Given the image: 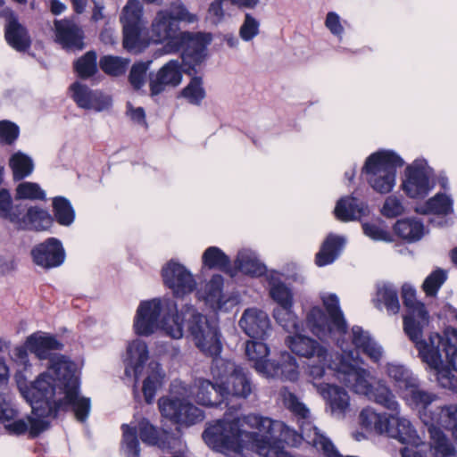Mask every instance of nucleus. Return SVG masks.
<instances>
[{
  "label": "nucleus",
  "mask_w": 457,
  "mask_h": 457,
  "mask_svg": "<svg viewBox=\"0 0 457 457\" xmlns=\"http://www.w3.org/2000/svg\"><path fill=\"white\" fill-rule=\"evenodd\" d=\"M53 223V218L48 212L37 207H30L20 215V220L15 221L19 228L45 230Z\"/></svg>",
  "instance_id": "obj_33"
},
{
  "label": "nucleus",
  "mask_w": 457,
  "mask_h": 457,
  "mask_svg": "<svg viewBox=\"0 0 457 457\" xmlns=\"http://www.w3.org/2000/svg\"><path fill=\"white\" fill-rule=\"evenodd\" d=\"M17 195L22 199H45V192L37 183L23 182L21 183L17 189Z\"/></svg>",
  "instance_id": "obj_62"
},
{
  "label": "nucleus",
  "mask_w": 457,
  "mask_h": 457,
  "mask_svg": "<svg viewBox=\"0 0 457 457\" xmlns=\"http://www.w3.org/2000/svg\"><path fill=\"white\" fill-rule=\"evenodd\" d=\"M25 211L24 207L20 205L12 206V197L8 190H0V216L9 219L12 222L20 220V215Z\"/></svg>",
  "instance_id": "obj_54"
},
{
  "label": "nucleus",
  "mask_w": 457,
  "mask_h": 457,
  "mask_svg": "<svg viewBox=\"0 0 457 457\" xmlns=\"http://www.w3.org/2000/svg\"><path fill=\"white\" fill-rule=\"evenodd\" d=\"M403 165V159L394 152L378 151L368 157L362 171L374 191L387 194L395 186L396 168Z\"/></svg>",
  "instance_id": "obj_11"
},
{
  "label": "nucleus",
  "mask_w": 457,
  "mask_h": 457,
  "mask_svg": "<svg viewBox=\"0 0 457 457\" xmlns=\"http://www.w3.org/2000/svg\"><path fill=\"white\" fill-rule=\"evenodd\" d=\"M273 317L276 321L287 332H300V325L292 307L275 308Z\"/></svg>",
  "instance_id": "obj_53"
},
{
  "label": "nucleus",
  "mask_w": 457,
  "mask_h": 457,
  "mask_svg": "<svg viewBox=\"0 0 457 457\" xmlns=\"http://www.w3.org/2000/svg\"><path fill=\"white\" fill-rule=\"evenodd\" d=\"M446 278L447 273L445 270L438 268L431 272L422 284V289L426 293L427 296H436Z\"/></svg>",
  "instance_id": "obj_58"
},
{
  "label": "nucleus",
  "mask_w": 457,
  "mask_h": 457,
  "mask_svg": "<svg viewBox=\"0 0 457 457\" xmlns=\"http://www.w3.org/2000/svg\"><path fill=\"white\" fill-rule=\"evenodd\" d=\"M25 399L27 402L29 403L30 406H32L30 401H29L26 397ZM63 399V396L56 395L53 396L51 398V403L54 405L55 411L53 414L46 415V416H40L37 415L32 410V413L36 416V418L28 417V420H25L23 419L15 420L12 422H8L4 425L5 429L8 431L11 435L20 436L25 434L27 431H29V436L31 437H37L40 433L47 429L49 427V422L46 420V418H56L58 411H67L71 410L72 411V404H65L62 407L57 406V402ZM33 409V407H31Z\"/></svg>",
  "instance_id": "obj_17"
},
{
  "label": "nucleus",
  "mask_w": 457,
  "mask_h": 457,
  "mask_svg": "<svg viewBox=\"0 0 457 457\" xmlns=\"http://www.w3.org/2000/svg\"><path fill=\"white\" fill-rule=\"evenodd\" d=\"M53 212L55 220L62 226H70L74 221V210L71 203L62 196L54 198Z\"/></svg>",
  "instance_id": "obj_48"
},
{
  "label": "nucleus",
  "mask_w": 457,
  "mask_h": 457,
  "mask_svg": "<svg viewBox=\"0 0 457 457\" xmlns=\"http://www.w3.org/2000/svg\"><path fill=\"white\" fill-rule=\"evenodd\" d=\"M181 96L186 98L188 103L199 105L205 97V90L203 87L202 79L194 77L188 85L181 91Z\"/></svg>",
  "instance_id": "obj_57"
},
{
  "label": "nucleus",
  "mask_w": 457,
  "mask_h": 457,
  "mask_svg": "<svg viewBox=\"0 0 457 457\" xmlns=\"http://www.w3.org/2000/svg\"><path fill=\"white\" fill-rule=\"evenodd\" d=\"M253 368L267 378H279L290 381H295L298 378L296 360L287 352L281 353L278 361H270L266 357L262 361L253 364Z\"/></svg>",
  "instance_id": "obj_18"
},
{
  "label": "nucleus",
  "mask_w": 457,
  "mask_h": 457,
  "mask_svg": "<svg viewBox=\"0 0 457 457\" xmlns=\"http://www.w3.org/2000/svg\"><path fill=\"white\" fill-rule=\"evenodd\" d=\"M286 407L298 417L300 433L290 429L282 421L256 413L240 417L241 428L246 424L258 432L245 431L253 438L245 440V449H251L262 457H287V451L281 445L284 441L288 445L298 446L303 440L321 452L326 457H345L335 447L332 441L322 433L311 420L309 409L292 392H282Z\"/></svg>",
  "instance_id": "obj_2"
},
{
  "label": "nucleus",
  "mask_w": 457,
  "mask_h": 457,
  "mask_svg": "<svg viewBox=\"0 0 457 457\" xmlns=\"http://www.w3.org/2000/svg\"><path fill=\"white\" fill-rule=\"evenodd\" d=\"M96 53L88 51L74 62V69L81 79H87L97 71Z\"/></svg>",
  "instance_id": "obj_52"
},
{
  "label": "nucleus",
  "mask_w": 457,
  "mask_h": 457,
  "mask_svg": "<svg viewBox=\"0 0 457 457\" xmlns=\"http://www.w3.org/2000/svg\"><path fill=\"white\" fill-rule=\"evenodd\" d=\"M373 302L380 309L384 304L389 314H396L400 311L398 290L392 283L379 282L376 285V296Z\"/></svg>",
  "instance_id": "obj_34"
},
{
  "label": "nucleus",
  "mask_w": 457,
  "mask_h": 457,
  "mask_svg": "<svg viewBox=\"0 0 457 457\" xmlns=\"http://www.w3.org/2000/svg\"><path fill=\"white\" fill-rule=\"evenodd\" d=\"M194 387L196 389L195 401L201 405L214 407L225 403L223 395L218 390L220 383L213 384L208 379L199 378L195 379Z\"/></svg>",
  "instance_id": "obj_29"
},
{
  "label": "nucleus",
  "mask_w": 457,
  "mask_h": 457,
  "mask_svg": "<svg viewBox=\"0 0 457 457\" xmlns=\"http://www.w3.org/2000/svg\"><path fill=\"white\" fill-rule=\"evenodd\" d=\"M334 212L338 220L348 221L364 216L368 207L355 197H344L337 203Z\"/></svg>",
  "instance_id": "obj_36"
},
{
  "label": "nucleus",
  "mask_w": 457,
  "mask_h": 457,
  "mask_svg": "<svg viewBox=\"0 0 457 457\" xmlns=\"http://www.w3.org/2000/svg\"><path fill=\"white\" fill-rule=\"evenodd\" d=\"M148 369L151 370V373L148 374L146 378L144 380L142 391L145 401L147 403H152L154 399L157 387L161 384L162 369L160 364L154 361L149 363Z\"/></svg>",
  "instance_id": "obj_44"
},
{
  "label": "nucleus",
  "mask_w": 457,
  "mask_h": 457,
  "mask_svg": "<svg viewBox=\"0 0 457 457\" xmlns=\"http://www.w3.org/2000/svg\"><path fill=\"white\" fill-rule=\"evenodd\" d=\"M26 345L38 359L50 360L47 370L22 392L24 397L30 401L35 413L40 416L54 413L56 408L51 403V398L61 395L63 399L57 402V406L72 404L76 419L80 422L86 421L90 411V399L79 394L76 365L63 355L51 354V351L61 350L62 344L54 336L37 332L27 338Z\"/></svg>",
  "instance_id": "obj_1"
},
{
  "label": "nucleus",
  "mask_w": 457,
  "mask_h": 457,
  "mask_svg": "<svg viewBox=\"0 0 457 457\" xmlns=\"http://www.w3.org/2000/svg\"><path fill=\"white\" fill-rule=\"evenodd\" d=\"M260 32V22L250 13H245V20L239 29V36L244 41H251Z\"/></svg>",
  "instance_id": "obj_60"
},
{
  "label": "nucleus",
  "mask_w": 457,
  "mask_h": 457,
  "mask_svg": "<svg viewBox=\"0 0 457 457\" xmlns=\"http://www.w3.org/2000/svg\"><path fill=\"white\" fill-rule=\"evenodd\" d=\"M425 345L428 355H434L436 351L439 361L436 365L428 362L422 355L420 350L419 354L422 361L426 362L431 369L437 371V379L444 387H450L453 384L452 379L454 376L451 375L448 369H444V356L447 365L453 370L457 371V329L447 328L444 332V337L439 334H431L428 342L420 339Z\"/></svg>",
  "instance_id": "obj_7"
},
{
  "label": "nucleus",
  "mask_w": 457,
  "mask_h": 457,
  "mask_svg": "<svg viewBox=\"0 0 457 457\" xmlns=\"http://www.w3.org/2000/svg\"><path fill=\"white\" fill-rule=\"evenodd\" d=\"M148 353L147 345L144 341L136 339L129 343L124 359V376L129 378H134L137 382L148 360Z\"/></svg>",
  "instance_id": "obj_23"
},
{
  "label": "nucleus",
  "mask_w": 457,
  "mask_h": 457,
  "mask_svg": "<svg viewBox=\"0 0 457 457\" xmlns=\"http://www.w3.org/2000/svg\"><path fill=\"white\" fill-rule=\"evenodd\" d=\"M19 127L10 120L0 121V143L12 145L19 137Z\"/></svg>",
  "instance_id": "obj_64"
},
{
  "label": "nucleus",
  "mask_w": 457,
  "mask_h": 457,
  "mask_svg": "<svg viewBox=\"0 0 457 457\" xmlns=\"http://www.w3.org/2000/svg\"><path fill=\"white\" fill-rule=\"evenodd\" d=\"M395 234L407 242L419 241L424 235V225L417 219H402L394 226Z\"/></svg>",
  "instance_id": "obj_41"
},
{
  "label": "nucleus",
  "mask_w": 457,
  "mask_h": 457,
  "mask_svg": "<svg viewBox=\"0 0 457 457\" xmlns=\"http://www.w3.org/2000/svg\"><path fill=\"white\" fill-rule=\"evenodd\" d=\"M270 295L278 303L277 308L292 307L293 293L291 289L282 282H273L270 287Z\"/></svg>",
  "instance_id": "obj_56"
},
{
  "label": "nucleus",
  "mask_w": 457,
  "mask_h": 457,
  "mask_svg": "<svg viewBox=\"0 0 457 457\" xmlns=\"http://www.w3.org/2000/svg\"><path fill=\"white\" fill-rule=\"evenodd\" d=\"M186 322L195 346L205 355L220 358L222 345L217 324L201 314L192 305H187L183 312Z\"/></svg>",
  "instance_id": "obj_12"
},
{
  "label": "nucleus",
  "mask_w": 457,
  "mask_h": 457,
  "mask_svg": "<svg viewBox=\"0 0 457 457\" xmlns=\"http://www.w3.org/2000/svg\"><path fill=\"white\" fill-rule=\"evenodd\" d=\"M55 40L69 50H81L83 44L82 29L71 20L54 21Z\"/></svg>",
  "instance_id": "obj_24"
},
{
  "label": "nucleus",
  "mask_w": 457,
  "mask_h": 457,
  "mask_svg": "<svg viewBox=\"0 0 457 457\" xmlns=\"http://www.w3.org/2000/svg\"><path fill=\"white\" fill-rule=\"evenodd\" d=\"M370 400L381 405L391 413L400 411L401 406L391 388L383 381L376 383L368 395Z\"/></svg>",
  "instance_id": "obj_39"
},
{
  "label": "nucleus",
  "mask_w": 457,
  "mask_h": 457,
  "mask_svg": "<svg viewBox=\"0 0 457 457\" xmlns=\"http://www.w3.org/2000/svg\"><path fill=\"white\" fill-rule=\"evenodd\" d=\"M33 262L46 270L61 266L65 260V251L60 240L50 237L31 250Z\"/></svg>",
  "instance_id": "obj_19"
},
{
  "label": "nucleus",
  "mask_w": 457,
  "mask_h": 457,
  "mask_svg": "<svg viewBox=\"0 0 457 457\" xmlns=\"http://www.w3.org/2000/svg\"><path fill=\"white\" fill-rule=\"evenodd\" d=\"M401 397L408 405L420 410V416L424 424L425 413L428 416L429 414L436 413V408H432L431 404L436 400L437 396L433 393L421 389L420 386V380H418L417 383L414 384V386L408 389Z\"/></svg>",
  "instance_id": "obj_28"
},
{
  "label": "nucleus",
  "mask_w": 457,
  "mask_h": 457,
  "mask_svg": "<svg viewBox=\"0 0 457 457\" xmlns=\"http://www.w3.org/2000/svg\"><path fill=\"white\" fill-rule=\"evenodd\" d=\"M239 326L248 337L254 339L264 340L272 332L268 314L257 308L245 310L239 320Z\"/></svg>",
  "instance_id": "obj_21"
},
{
  "label": "nucleus",
  "mask_w": 457,
  "mask_h": 457,
  "mask_svg": "<svg viewBox=\"0 0 457 457\" xmlns=\"http://www.w3.org/2000/svg\"><path fill=\"white\" fill-rule=\"evenodd\" d=\"M345 355L337 353L334 356V359H332V356L326 355V361L318 360L317 364H310L308 366L307 374L310 378V381L312 383V385L316 387L317 384H324L323 382H320V380L324 377L325 375V369L328 368L335 371L333 367L335 366V363H338L339 357H344Z\"/></svg>",
  "instance_id": "obj_49"
},
{
  "label": "nucleus",
  "mask_w": 457,
  "mask_h": 457,
  "mask_svg": "<svg viewBox=\"0 0 457 457\" xmlns=\"http://www.w3.org/2000/svg\"><path fill=\"white\" fill-rule=\"evenodd\" d=\"M402 297L404 305L408 308V314L403 318V329L409 338L415 344L423 357L431 364L436 365L439 361L436 351L434 355H428L426 345L420 340L423 329L428 325L429 316L424 303L416 300V291L409 284L402 287Z\"/></svg>",
  "instance_id": "obj_10"
},
{
  "label": "nucleus",
  "mask_w": 457,
  "mask_h": 457,
  "mask_svg": "<svg viewBox=\"0 0 457 457\" xmlns=\"http://www.w3.org/2000/svg\"><path fill=\"white\" fill-rule=\"evenodd\" d=\"M9 163L14 180L23 179L30 175L34 169L32 159L21 152L13 154L10 158Z\"/></svg>",
  "instance_id": "obj_45"
},
{
  "label": "nucleus",
  "mask_w": 457,
  "mask_h": 457,
  "mask_svg": "<svg viewBox=\"0 0 457 457\" xmlns=\"http://www.w3.org/2000/svg\"><path fill=\"white\" fill-rule=\"evenodd\" d=\"M149 63L150 62H137L131 67L129 80L135 89H140L144 86Z\"/></svg>",
  "instance_id": "obj_63"
},
{
  "label": "nucleus",
  "mask_w": 457,
  "mask_h": 457,
  "mask_svg": "<svg viewBox=\"0 0 457 457\" xmlns=\"http://www.w3.org/2000/svg\"><path fill=\"white\" fill-rule=\"evenodd\" d=\"M235 265L240 271L253 276H262L266 271L265 265L260 262L255 253L249 249L238 252Z\"/></svg>",
  "instance_id": "obj_42"
},
{
  "label": "nucleus",
  "mask_w": 457,
  "mask_h": 457,
  "mask_svg": "<svg viewBox=\"0 0 457 457\" xmlns=\"http://www.w3.org/2000/svg\"><path fill=\"white\" fill-rule=\"evenodd\" d=\"M429 435L430 448L440 457H456L457 448L454 442L436 426L427 425Z\"/></svg>",
  "instance_id": "obj_35"
},
{
  "label": "nucleus",
  "mask_w": 457,
  "mask_h": 457,
  "mask_svg": "<svg viewBox=\"0 0 457 457\" xmlns=\"http://www.w3.org/2000/svg\"><path fill=\"white\" fill-rule=\"evenodd\" d=\"M171 338L179 339L183 337V325L178 315L177 305L171 300L161 301L153 299L142 302L137 308L134 322L136 333L140 336H149L159 327Z\"/></svg>",
  "instance_id": "obj_3"
},
{
  "label": "nucleus",
  "mask_w": 457,
  "mask_h": 457,
  "mask_svg": "<svg viewBox=\"0 0 457 457\" xmlns=\"http://www.w3.org/2000/svg\"><path fill=\"white\" fill-rule=\"evenodd\" d=\"M129 59L120 56L104 55L100 58V69L107 75L119 77L124 75L129 65Z\"/></svg>",
  "instance_id": "obj_46"
},
{
  "label": "nucleus",
  "mask_w": 457,
  "mask_h": 457,
  "mask_svg": "<svg viewBox=\"0 0 457 457\" xmlns=\"http://www.w3.org/2000/svg\"><path fill=\"white\" fill-rule=\"evenodd\" d=\"M317 391L326 400L331 413L338 418L345 415L350 405V397L341 386L332 384H317Z\"/></svg>",
  "instance_id": "obj_26"
},
{
  "label": "nucleus",
  "mask_w": 457,
  "mask_h": 457,
  "mask_svg": "<svg viewBox=\"0 0 457 457\" xmlns=\"http://www.w3.org/2000/svg\"><path fill=\"white\" fill-rule=\"evenodd\" d=\"M290 350L298 356L304 358H317L326 361L328 350L320 345L316 340L301 335L299 332L295 336H289L286 340Z\"/></svg>",
  "instance_id": "obj_25"
},
{
  "label": "nucleus",
  "mask_w": 457,
  "mask_h": 457,
  "mask_svg": "<svg viewBox=\"0 0 457 457\" xmlns=\"http://www.w3.org/2000/svg\"><path fill=\"white\" fill-rule=\"evenodd\" d=\"M386 373L392 380L400 396H402L408 389L414 386L419 378L405 365L390 362L386 366Z\"/></svg>",
  "instance_id": "obj_31"
},
{
  "label": "nucleus",
  "mask_w": 457,
  "mask_h": 457,
  "mask_svg": "<svg viewBox=\"0 0 457 457\" xmlns=\"http://www.w3.org/2000/svg\"><path fill=\"white\" fill-rule=\"evenodd\" d=\"M425 425L442 426L443 428L457 430V405L450 404L436 407L435 414H424Z\"/></svg>",
  "instance_id": "obj_37"
},
{
  "label": "nucleus",
  "mask_w": 457,
  "mask_h": 457,
  "mask_svg": "<svg viewBox=\"0 0 457 457\" xmlns=\"http://www.w3.org/2000/svg\"><path fill=\"white\" fill-rule=\"evenodd\" d=\"M338 363L332 366L337 372V378L346 386L359 395L368 397L374 386L369 381L370 372L362 368L357 367L349 360L348 356L339 357Z\"/></svg>",
  "instance_id": "obj_16"
},
{
  "label": "nucleus",
  "mask_w": 457,
  "mask_h": 457,
  "mask_svg": "<svg viewBox=\"0 0 457 457\" xmlns=\"http://www.w3.org/2000/svg\"><path fill=\"white\" fill-rule=\"evenodd\" d=\"M416 212L421 214L435 213L446 215L453 212V200L446 195L438 193L424 204L418 206Z\"/></svg>",
  "instance_id": "obj_43"
},
{
  "label": "nucleus",
  "mask_w": 457,
  "mask_h": 457,
  "mask_svg": "<svg viewBox=\"0 0 457 457\" xmlns=\"http://www.w3.org/2000/svg\"><path fill=\"white\" fill-rule=\"evenodd\" d=\"M162 278L164 284L178 297L193 292L196 285L192 274L183 265L172 261L162 269Z\"/></svg>",
  "instance_id": "obj_20"
},
{
  "label": "nucleus",
  "mask_w": 457,
  "mask_h": 457,
  "mask_svg": "<svg viewBox=\"0 0 457 457\" xmlns=\"http://www.w3.org/2000/svg\"><path fill=\"white\" fill-rule=\"evenodd\" d=\"M202 437L205 444L216 452L239 453L245 449V440L253 438V436L245 434L241 428L239 416L233 417L230 411H227L222 420L210 424L204 429Z\"/></svg>",
  "instance_id": "obj_6"
},
{
  "label": "nucleus",
  "mask_w": 457,
  "mask_h": 457,
  "mask_svg": "<svg viewBox=\"0 0 457 457\" xmlns=\"http://www.w3.org/2000/svg\"><path fill=\"white\" fill-rule=\"evenodd\" d=\"M432 175L426 161L416 160L405 169L402 189L410 198H424L435 187Z\"/></svg>",
  "instance_id": "obj_13"
},
{
  "label": "nucleus",
  "mask_w": 457,
  "mask_h": 457,
  "mask_svg": "<svg viewBox=\"0 0 457 457\" xmlns=\"http://www.w3.org/2000/svg\"><path fill=\"white\" fill-rule=\"evenodd\" d=\"M211 373L213 378L220 379L218 390L224 397L225 407L228 408V411L231 409L238 411L241 408V404L229 406V397L245 400L254 390L249 374L231 361L220 357L212 359Z\"/></svg>",
  "instance_id": "obj_4"
},
{
  "label": "nucleus",
  "mask_w": 457,
  "mask_h": 457,
  "mask_svg": "<svg viewBox=\"0 0 457 457\" xmlns=\"http://www.w3.org/2000/svg\"><path fill=\"white\" fill-rule=\"evenodd\" d=\"M182 62L171 60L163 65L156 75L150 79L152 96L163 92L167 87H177L182 79Z\"/></svg>",
  "instance_id": "obj_22"
},
{
  "label": "nucleus",
  "mask_w": 457,
  "mask_h": 457,
  "mask_svg": "<svg viewBox=\"0 0 457 457\" xmlns=\"http://www.w3.org/2000/svg\"><path fill=\"white\" fill-rule=\"evenodd\" d=\"M352 340L354 346L366 354L373 362L378 363L383 357V348L361 327L353 326Z\"/></svg>",
  "instance_id": "obj_30"
},
{
  "label": "nucleus",
  "mask_w": 457,
  "mask_h": 457,
  "mask_svg": "<svg viewBox=\"0 0 457 457\" xmlns=\"http://www.w3.org/2000/svg\"><path fill=\"white\" fill-rule=\"evenodd\" d=\"M362 229L364 234L373 240L385 242L393 241L391 233L382 224L363 223Z\"/></svg>",
  "instance_id": "obj_61"
},
{
  "label": "nucleus",
  "mask_w": 457,
  "mask_h": 457,
  "mask_svg": "<svg viewBox=\"0 0 457 457\" xmlns=\"http://www.w3.org/2000/svg\"><path fill=\"white\" fill-rule=\"evenodd\" d=\"M70 89L72 92L73 100L80 108L100 112L109 104V101L101 92L94 91L79 82L73 83Z\"/></svg>",
  "instance_id": "obj_27"
},
{
  "label": "nucleus",
  "mask_w": 457,
  "mask_h": 457,
  "mask_svg": "<svg viewBox=\"0 0 457 457\" xmlns=\"http://www.w3.org/2000/svg\"><path fill=\"white\" fill-rule=\"evenodd\" d=\"M211 41L210 34L183 31L171 52H177L182 48L181 62L189 68H193L204 61L206 56V47Z\"/></svg>",
  "instance_id": "obj_15"
},
{
  "label": "nucleus",
  "mask_w": 457,
  "mask_h": 457,
  "mask_svg": "<svg viewBox=\"0 0 457 457\" xmlns=\"http://www.w3.org/2000/svg\"><path fill=\"white\" fill-rule=\"evenodd\" d=\"M5 39L12 48L19 52L27 51L31 45L27 29L13 15L10 16L5 25Z\"/></svg>",
  "instance_id": "obj_32"
},
{
  "label": "nucleus",
  "mask_w": 457,
  "mask_h": 457,
  "mask_svg": "<svg viewBox=\"0 0 457 457\" xmlns=\"http://www.w3.org/2000/svg\"><path fill=\"white\" fill-rule=\"evenodd\" d=\"M143 7L139 0H128L123 8L120 21L123 26H143Z\"/></svg>",
  "instance_id": "obj_51"
},
{
  "label": "nucleus",
  "mask_w": 457,
  "mask_h": 457,
  "mask_svg": "<svg viewBox=\"0 0 457 457\" xmlns=\"http://www.w3.org/2000/svg\"><path fill=\"white\" fill-rule=\"evenodd\" d=\"M202 261L209 269L226 270L230 265L229 257L217 246L208 247L203 253Z\"/></svg>",
  "instance_id": "obj_47"
},
{
  "label": "nucleus",
  "mask_w": 457,
  "mask_h": 457,
  "mask_svg": "<svg viewBox=\"0 0 457 457\" xmlns=\"http://www.w3.org/2000/svg\"><path fill=\"white\" fill-rule=\"evenodd\" d=\"M122 451L126 457H140L137 427L123 424Z\"/></svg>",
  "instance_id": "obj_50"
},
{
  "label": "nucleus",
  "mask_w": 457,
  "mask_h": 457,
  "mask_svg": "<svg viewBox=\"0 0 457 457\" xmlns=\"http://www.w3.org/2000/svg\"><path fill=\"white\" fill-rule=\"evenodd\" d=\"M321 300L328 316L320 307H312L306 315L307 328L321 340L331 337L335 333L345 334L347 323L339 307L338 297L328 294L323 295Z\"/></svg>",
  "instance_id": "obj_9"
},
{
  "label": "nucleus",
  "mask_w": 457,
  "mask_h": 457,
  "mask_svg": "<svg viewBox=\"0 0 457 457\" xmlns=\"http://www.w3.org/2000/svg\"><path fill=\"white\" fill-rule=\"evenodd\" d=\"M137 429L138 430L143 443L149 445H157L160 448H165V442L162 438V435H160L157 429L151 425L148 420L145 419L142 420L138 423Z\"/></svg>",
  "instance_id": "obj_55"
},
{
  "label": "nucleus",
  "mask_w": 457,
  "mask_h": 457,
  "mask_svg": "<svg viewBox=\"0 0 457 457\" xmlns=\"http://www.w3.org/2000/svg\"><path fill=\"white\" fill-rule=\"evenodd\" d=\"M196 21L197 16L189 12L180 1L172 3L168 9L157 12L151 25V39L154 43L167 42V47L171 52L183 33L179 22L194 23Z\"/></svg>",
  "instance_id": "obj_8"
},
{
  "label": "nucleus",
  "mask_w": 457,
  "mask_h": 457,
  "mask_svg": "<svg viewBox=\"0 0 457 457\" xmlns=\"http://www.w3.org/2000/svg\"><path fill=\"white\" fill-rule=\"evenodd\" d=\"M158 406L163 417L177 424L190 426L204 419L203 411L185 399L162 397Z\"/></svg>",
  "instance_id": "obj_14"
},
{
  "label": "nucleus",
  "mask_w": 457,
  "mask_h": 457,
  "mask_svg": "<svg viewBox=\"0 0 457 457\" xmlns=\"http://www.w3.org/2000/svg\"><path fill=\"white\" fill-rule=\"evenodd\" d=\"M360 422L368 430L379 435L396 439L404 445H420L422 441L411 422L400 415L394 413H378L370 408L363 409L360 413Z\"/></svg>",
  "instance_id": "obj_5"
},
{
  "label": "nucleus",
  "mask_w": 457,
  "mask_h": 457,
  "mask_svg": "<svg viewBox=\"0 0 457 457\" xmlns=\"http://www.w3.org/2000/svg\"><path fill=\"white\" fill-rule=\"evenodd\" d=\"M268 345L261 341H247L245 344V354L250 361L256 364L262 361L269 354Z\"/></svg>",
  "instance_id": "obj_59"
},
{
  "label": "nucleus",
  "mask_w": 457,
  "mask_h": 457,
  "mask_svg": "<svg viewBox=\"0 0 457 457\" xmlns=\"http://www.w3.org/2000/svg\"><path fill=\"white\" fill-rule=\"evenodd\" d=\"M344 245L345 239L343 237L333 234L328 235L316 254V264L322 267L332 263L339 256Z\"/></svg>",
  "instance_id": "obj_38"
},
{
  "label": "nucleus",
  "mask_w": 457,
  "mask_h": 457,
  "mask_svg": "<svg viewBox=\"0 0 457 457\" xmlns=\"http://www.w3.org/2000/svg\"><path fill=\"white\" fill-rule=\"evenodd\" d=\"M223 277L216 274L205 285L204 292H198L199 298L203 299L212 309L220 310L224 302L222 300Z\"/></svg>",
  "instance_id": "obj_40"
}]
</instances>
